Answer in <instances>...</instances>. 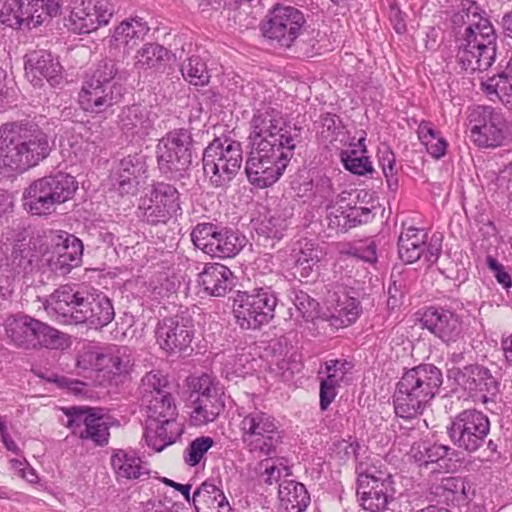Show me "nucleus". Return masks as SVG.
<instances>
[{"mask_svg": "<svg viewBox=\"0 0 512 512\" xmlns=\"http://www.w3.org/2000/svg\"><path fill=\"white\" fill-rule=\"evenodd\" d=\"M250 127L252 149L245 173L251 185L263 189L283 175L296 146L302 141V128L286 121L283 113L271 106L257 109Z\"/></svg>", "mask_w": 512, "mask_h": 512, "instance_id": "nucleus-1", "label": "nucleus"}, {"mask_svg": "<svg viewBox=\"0 0 512 512\" xmlns=\"http://www.w3.org/2000/svg\"><path fill=\"white\" fill-rule=\"evenodd\" d=\"M482 12L476 1L461 0L451 16L454 27L467 25L457 52L458 62L466 71H485L495 61L497 36Z\"/></svg>", "mask_w": 512, "mask_h": 512, "instance_id": "nucleus-2", "label": "nucleus"}, {"mask_svg": "<svg viewBox=\"0 0 512 512\" xmlns=\"http://www.w3.org/2000/svg\"><path fill=\"white\" fill-rule=\"evenodd\" d=\"M48 135L34 122L15 121L0 126V169L23 173L49 156Z\"/></svg>", "mask_w": 512, "mask_h": 512, "instance_id": "nucleus-3", "label": "nucleus"}, {"mask_svg": "<svg viewBox=\"0 0 512 512\" xmlns=\"http://www.w3.org/2000/svg\"><path fill=\"white\" fill-rule=\"evenodd\" d=\"M442 383V372L434 364L423 363L404 371L392 396L396 416L405 420L417 418L438 394Z\"/></svg>", "mask_w": 512, "mask_h": 512, "instance_id": "nucleus-4", "label": "nucleus"}, {"mask_svg": "<svg viewBox=\"0 0 512 512\" xmlns=\"http://www.w3.org/2000/svg\"><path fill=\"white\" fill-rule=\"evenodd\" d=\"M117 80H121L117 63L111 59L100 61L82 82L79 92L81 108L98 114L120 103L125 88Z\"/></svg>", "mask_w": 512, "mask_h": 512, "instance_id": "nucleus-5", "label": "nucleus"}, {"mask_svg": "<svg viewBox=\"0 0 512 512\" xmlns=\"http://www.w3.org/2000/svg\"><path fill=\"white\" fill-rule=\"evenodd\" d=\"M239 431L244 448L257 458L274 457L283 442L276 418L258 408L239 413Z\"/></svg>", "mask_w": 512, "mask_h": 512, "instance_id": "nucleus-6", "label": "nucleus"}, {"mask_svg": "<svg viewBox=\"0 0 512 512\" xmlns=\"http://www.w3.org/2000/svg\"><path fill=\"white\" fill-rule=\"evenodd\" d=\"M78 188L73 176L58 172L34 180L23 192L25 210L32 215L47 216L71 199Z\"/></svg>", "mask_w": 512, "mask_h": 512, "instance_id": "nucleus-7", "label": "nucleus"}, {"mask_svg": "<svg viewBox=\"0 0 512 512\" xmlns=\"http://www.w3.org/2000/svg\"><path fill=\"white\" fill-rule=\"evenodd\" d=\"M285 280L273 274L269 284L255 288L252 293L239 292L234 300L233 312L241 329L257 330L268 324L273 318L277 305L275 288Z\"/></svg>", "mask_w": 512, "mask_h": 512, "instance_id": "nucleus-8", "label": "nucleus"}, {"mask_svg": "<svg viewBox=\"0 0 512 512\" xmlns=\"http://www.w3.org/2000/svg\"><path fill=\"white\" fill-rule=\"evenodd\" d=\"M4 326L9 343L19 349H60L66 345L64 333L27 314L9 316Z\"/></svg>", "mask_w": 512, "mask_h": 512, "instance_id": "nucleus-9", "label": "nucleus"}, {"mask_svg": "<svg viewBox=\"0 0 512 512\" xmlns=\"http://www.w3.org/2000/svg\"><path fill=\"white\" fill-rule=\"evenodd\" d=\"M194 140L188 129L170 131L157 145V164L169 179L180 180L189 176L193 162Z\"/></svg>", "mask_w": 512, "mask_h": 512, "instance_id": "nucleus-10", "label": "nucleus"}, {"mask_svg": "<svg viewBox=\"0 0 512 512\" xmlns=\"http://www.w3.org/2000/svg\"><path fill=\"white\" fill-rule=\"evenodd\" d=\"M242 161V147L239 142L215 138L203 152V171L212 186L226 187L237 175Z\"/></svg>", "mask_w": 512, "mask_h": 512, "instance_id": "nucleus-11", "label": "nucleus"}, {"mask_svg": "<svg viewBox=\"0 0 512 512\" xmlns=\"http://www.w3.org/2000/svg\"><path fill=\"white\" fill-rule=\"evenodd\" d=\"M195 247L217 258H232L246 245V237L238 230L212 222L198 223L191 231Z\"/></svg>", "mask_w": 512, "mask_h": 512, "instance_id": "nucleus-12", "label": "nucleus"}, {"mask_svg": "<svg viewBox=\"0 0 512 512\" xmlns=\"http://www.w3.org/2000/svg\"><path fill=\"white\" fill-rule=\"evenodd\" d=\"M60 9L59 0H5L0 9V22L11 28L25 25L31 29L48 23Z\"/></svg>", "mask_w": 512, "mask_h": 512, "instance_id": "nucleus-13", "label": "nucleus"}, {"mask_svg": "<svg viewBox=\"0 0 512 512\" xmlns=\"http://www.w3.org/2000/svg\"><path fill=\"white\" fill-rule=\"evenodd\" d=\"M138 209L142 221L148 225L167 224L178 212L181 213L180 193L172 184L156 182L141 197Z\"/></svg>", "mask_w": 512, "mask_h": 512, "instance_id": "nucleus-14", "label": "nucleus"}, {"mask_svg": "<svg viewBox=\"0 0 512 512\" xmlns=\"http://www.w3.org/2000/svg\"><path fill=\"white\" fill-rule=\"evenodd\" d=\"M489 432L488 416L476 409L460 412L447 427V433L454 445L468 453H474L483 447Z\"/></svg>", "mask_w": 512, "mask_h": 512, "instance_id": "nucleus-15", "label": "nucleus"}, {"mask_svg": "<svg viewBox=\"0 0 512 512\" xmlns=\"http://www.w3.org/2000/svg\"><path fill=\"white\" fill-rule=\"evenodd\" d=\"M463 308L464 304L459 299H453L449 307L440 305L426 307L421 313V326L447 345L456 343L464 335L463 319L456 313Z\"/></svg>", "mask_w": 512, "mask_h": 512, "instance_id": "nucleus-16", "label": "nucleus"}, {"mask_svg": "<svg viewBox=\"0 0 512 512\" xmlns=\"http://www.w3.org/2000/svg\"><path fill=\"white\" fill-rule=\"evenodd\" d=\"M468 127L478 147H498L506 138L507 121L501 109L493 106L473 107L468 115Z\"/></svg>", "mask_w": 512, "mask_h": 512, "instance_id": "nucleus-17", "label": "nucleus"}, {"mask_svg": "<svg viewBox=\"0 0 512 512\" xmlns=\"http://www.w3.org/2000/svg\"><path fill=\"white\" fill-rule=\"evenodd\" d=\"M95 296L87 288L63 285L49 296L47 303L64 324H82L87 322Z\"/></svg>", "mask_w": 512, "mask_h": 512, "instance_id": "nucleus-18", "label": "nucleus"}, {"mask_svg": "<svg viewBox=\"0 0 512 512\" xmlns=\"http://www.w3.org/2000/svg\"><path fill=\"white\" fill-rule=\"evenodd\" d=\"M305 22L304 15L299 9L277 4L271 10L262 30L265 37L288 48L301 34Z\"/></svg>", "mask_w": 512, "mask_h": 512, "instance_id": "nucleus-19", "label": "nucleus"}, {"mask_svg": "<svg viewBox=\"0 0 512 512\" xmlns=\"http://www.w3.org/2000/svg\"><path fill=\"white\" fill-rule=\"evenodd\" d=\"M458 385L474 402L495 403L500 392V382L491 371L482 365H467L463 369L451 370Z\"/></svg>", "mask_w": 512, "mask_h": 512, "instance_id": "nucleus-20", "label": "nucleus"}, {"mask_svg": "<svg viewBox=\"0 0 512 512\" xmlns=\"http://www.w3.org/2000/svg\"><path fill=\"white\" fill-rule=\"evenodd\" d=\"M52 251L43 256L51 272L59 276L69 274L82 263L83 243L76 236L56 231L51 237Z\"/></svg>", "mask_w": 512, "mask_h": 512, "instance_id": "nucleus-21", "label": "nucleus"}, {"mask_svg": "<svg viewBox=\"0 0 512 512\" xmlns=\"http://www.w3.org/2000/svg\"><path fill=\"white\" fill-rule=\"evenodd\" d=\"M67 426L72 434L82 440H90L97 446H104L109 440V426L100 414V409L73 406L67 408Z\"/></svg>", "mask_w": 512, "mask_h": 512, "instance_id": "nucleus-22", "label": "nucleus"}, {"mask_svg": "<svg viewBox=\"0 0 512 512\" xmlns=\"http://www.w3.org/2000/svg\"><path fill=\"white\" fill-rule=\"evenodd\" d=\"M133 353L128 346H109L103 351H88L81 356L79 364L88 362L98 371H104L111 379L122 382L133 367Z\"/></svg>", "mask_w": 512, "mask_h": 512, "instance_id": "nucleus-23", "label": "nucleus"}, {"mask_svg": "<svg viewBox=\"0 0 512 512\" xmlns=\"http://www.w3.org/2000/svg\"><path fill=\"white\" fill-rule=\"evenodd\" d=\"M155 336L160 348L167 353L185 351L194 336L192 319L183 315L166 317L158 322Z\"/></svg>", "mask_w": 512, "mask_h": 512, "instance_id": "nucleus-24", "label": "nucleus"}, {"mask_svg": "<svg viewBox=\"0 0 512 512\" xmlns=\"http://www.w3.org/2000/svg\"><path fill=\"white\" fill-rule=\"evenodd\" d=\"M410 456L420 467L435 465L433 471L454 472L460 466L457 450L429 440L413 443Z\"/></svg>", "mask_w": 512, "mask_h": 512, "instance_id": "nucleus-25", "label": "nucleus"}, {"mask_svg": "<svg viewBox=\"0 0 512 512\" xmlns=\"http://www.w3.org/2000/svg\"><path fill=\"white\" fill-rule=\"evenodd\" d=\"M147 156L142 152L120 159L111 174L112 187L120 195H134L141 179L147 178Z\"/></svg>", "mask_w": 512, "mask_h": 512, "instance_id": "nucleus-26", "label": "nucleus"}, {"mask_svg": "<svg viewBox=\"0 0 512 512\" xmlns=\"http://www.w3.org/2000/svg\"><path fill=\"white\" fill-rule=\"evenodd\" d=\"M62 66L49 51L35 50L25 56V71L31 82L38 84L42 79L53 86L63 83Z\"/></svg>", "mask_w": 512, "mask_h": 512, "instance_id": "nucleus-27", "label": "nucleus"}, {"mask_svg": "<svg viewBox=\"0 0 512 512\" xmlns=\"http://www.w3.org/2000/svg\"><path fill=\"white\" fill-rule=\"evenodd\" d=\"M395 490L391 477H378L372 482L358 484L356 494L363 510L380 512L386 509L390 500L394 498Z\"/></svg>", "mask_w": 512, "mask_h": 512, "instance_id": "nucleus-28", "label": "nucleus"}, {"mask_svg": "<svg viewBox=\"0 0 512 512\" xmlns=\"http://www.w3.org/2000/svg\"><path fill=\"white\" fill-rule=\"evenodd\" d=\"M197 283L205 294L223 297L234 285L233 273L223 264L208 263L198 274Z\"/></svg>", "mask_w": 512, "mask_h": 512, "instance_id": "nucleus-29", "label": "nucleus"}, {"mask_svg": "<svg viewBox=\"0 0 512 512\" xmlns=\"http://www.w3.org/2000/svg\"><path fill=\"white\" fill-rule=\"evenodd\" d=\"M149 30L147 22L140 17L126 19L114 29L110 45L115 49L123 47L128 52L144 39Z\"/></svg>", "mask_w": 512, "mask_h": 512, "instance_id": "nucleus-30", "label": "nucleus"}, {"mask_svg": "<svg viewBox=\"0 0 512 512\" xmlns=\"http://www.w3.org/2000/svg\"><path fill=\"white\" fill-rule=\"evenodd\" d=\"M427 232L424 229L409 226L402 229L398 238L399 258L406 264L418 261L425 252Z\"/></svg>", "mask_w": 512, "mask_h": 512, "instance_id": "nucleus-31", "label": "nucleus"}, {"mask_svg": "<svg viewBox=\"0 0 512 512\" xmlns=\"http://www.w3.org/2000/svg\"><path fill=\"white\" fill-rule=\"evenodd\" d=\"M289 215L276 210H268L253 220V228L265 240H280L289 226Z\"/></svg>", "mask_w": 512, "mask_h": 512, "instance_id": "nucleus-32", "label": "nucleus"}, {"mask_svg": "<svg viewBox=\"0 0 512 512\" xmlns=\"http://www.w3.org/2000/svg\"><path fill=\"white\" fill-rule=\"evenodd\" d=\"M146 407L147 420L151 424L156 422L174 425V418L177 416L175 399L171 393L155 396L147 401H141Z\"/></svg>", "mask_w": 512, "mask_h": 512, "instance_id": "nucleus-33", "label": "nucleus"}, {"mask_svg": "<svg viewBox=\"0 0 512 512\" xmlns=\"http://www.w3.org/2000/svg\"><path fill=\"white\" fill-rule=\"evenodd\" d=\"M279 499L287 512H302L310 503V496L302 483L284 480L279 484Z\"/></svg>", "mask_w": 512, "mask_h": 512, "instance_id": "nucleus-34", "label": "nucleus"}, {"mask_svg": "<svg viewBox=\"0 0 512 512\" xmlns=\"http://www.w3.org/2000/svg\"><path fill=\"white\" fill-rule=\"evenodd\" d=\"M181 428L174 418V425L146 421L145 440L149 447L160 452L168 445L173 444L181 434Z\"/></svg>", "mask_w": 512, "mask_h": 512, "instance_id": "nucleus-35", "label": "nucleus"}, {"mask_svg": "<svg viewBox=\"0 0 512 512\" xmlns=\"http://www.w3.org/2000/svg\"><path fill=\"white\" fill-rule=\"evenodd\" d=\"M346 365H349L348 362L340 361V360H330L326 362L327 369V377L321 380L320 383V408L321 410H326L329 405L335 399L336 387L340 380L343 379V376L347 372Z\"/></svg>", "mask_w": 512, "mask_h": 512, "instance_id": "nucleus-36", "label": "nucleus"}, {"mask_svg": "<svg viewBox=\"0 0 512 512\" xmlns=\"http://www.w3.org/2000/svg\"><path fill=\"white\" fill-rule=\"evenodd\" d=\"M224 396L225 394L220 395L215 392L211 398L193 399L191 422L196 426H201L215 421L224 410Z\"/></svg>", "mask_w": 512, "mask_h": 512, "instance_id": "nucleus-37", "label": "nucleus"}, {"mask_svg": "<svg viewBox=\"0 0 512 512\" xmlns=\"http://www.w3.org/2000/svg\"><path fill=\"white\" fill-rule=\"evenodd\" d=\"M111 466L118 479H140L149 473L139 457L125 450H117L111 456Z\"/></svg>", "mask_w": 512, "mask_h": 512, "instance_id": "nucleus-38", "label": "nucleus"}, {"mask_svg": "<svg viewBox=\"0 0 512 512\" xmlns=\"http://www.w3.org/2000/svg\"><path fill=\"white\" fill-rule=\"evenodd\" d=\"M119 123L126 133L138 136L147 135L151 128L146 109L139 104L123 108L119 114Z\"/></svg>", "mask_w": 512, "mask_h": 512, "instance_id": "nucleus-39", "label": "nucleus"}, {"mask_svg": "<svg viewBox=\"0 0 512 512\" xmlns=\"http://www.w3.org/2000/svg\"><path fill=\"white\" fill-rule=\"evenodd\" d=\"M329 213V227L340 232H347L352 228L351 192L343 190L337 197Z\"/></svg>", "mask_w": 512, "mask_h": 512, "instance_id": "nucleus-40", "label": "nucleus"}, {"mask_svg": "<svg viewBox=\"0 0 512 512\" xmlns=\"http://www.w3.org/2000/svg\"><path fill=\"white\" fill-rule=\"evenodd\" d=\"M96 16L90 3L82 2L72 8L69 17L65 20V26L79 34H87L96 30Z\"/></svg>", "mask_w": 512, "mask_h": 512, "instance_id": "nucleus-41", "label": "nucleus"}, {"mask_svg": "<svg viewBox=\"0 0 512 512\" xmlns=\"http://www.w3.org/2000/svg\"><path fill=\"white\" fill-rule=\"evenodd\" d=\"M291 260L295 268L299 270L301 277H308L312 267L319 261L315 245L308 240L296 242L291 252Z\"/></svg>", "mask_w": 512, "mask_h": 512, "instance_id": "nucleus-42", "label": "nucleus"}, {"mask_svg": "<svg viewBox=\"0 0 512 512\" xmlns=\"http://www.w3.org/2000/svg\"><path fill=\"white\" fill-rule=\"evenodd\" d=\"M168 58L169 51L165 47L157 43H148L137 52L135 66L144 70H160Z\"/></svg>", "mask_w": 512, "mask_h": 512, "instance_id": "nucleus-43", "label": "nucleus"}, {"mask_svg": "<svg viewBox=\"0 0 512 512\" xmlns=\"http://www.w3.org/2000/svg\"><path fill=\"white\" fill-rule=\"evenodd\" d=\"M199 503L210 505H217V507H223L228 505V501L223 491L214 483V481H204L193 493L191 497V503L196 510H199Z\"/></svg>", "mask_w": 512, "mask_h": 512, "instance_id": "nucleus-44", "label": "nucleus"}, {"mask_svg": "<svg viewBox=\"0 0 512 512\" xmlns=\"http://www.w3.org/2000/svg\"><path fill=\"white\" fill-rule=\"evenodd\" d=\"M87 324L98 329L108 325L115 316L111 301L104 295L96 294L90 307Z\"/></svg>", "mask_w": 512, "mask_h": 512, "instance_id": "nucleus-45", "label": "nucleus"}, {"mask_svg": "<svg viewBox=\"0 0 512 512\" xmlns=\"http://www.w3.org/2000/svg\"><path fill=\"white\" fill-rule=\"evenodd\" d=\"M168 393H171L169 390V382L161 371L153 370L142 377L139 386L141 401H147L149 398L151 399L152 397Z\"/></svg>", "mask_w": 512, "mask_h": 512, "instance_id": "nucleus-46", "label": "nucleus"}, {"mask_svg": "<svg viewBox=\"0 0 512 512\" xmlns=\"http://www.w3.org/2000/svg\"><path fill=\"white\" fill-rule=\"evenodd\" d=\"M419 140L426 146L427 152L435 159L446 154L447 141L434 130L429 122H421L418 128Z\"/></svg>", "mask_w": 512, "mask_h": 512, "instance_id": "nucleus-47", "label": "nucleus"}, {"mask_svg": "<svg viewBox=\"0 0 512 512\" xmlns=\"http://www.w3.org/2000/svg\"><path fill=\"white\" fill-rule=\"evenodd\" d=\"M183 78L194 86H204L210 81L206 63L196 55L189 57L181 65Z\"/></svg>", "mask_w": 512, "mask_h": 512, "instance_id": "nucleus-48", "label": "nucleus"}, {"mask_svg": "<svg viewBox=\"0 0 512 512\" xmlns=\"http://www.w3.org/2000/svg\"><path fill=\"white\" fill-rule=\"evenodd\" d=\"M289 298L305 321H313L319 317V303L306 292L292 288Z\"/></svg>", "mask_w": 512, "mask_h": 512, "instance_id": "nucleus-49", "label": "nucleus"}, {"mask_svg": "<svg viewBox=\"0 0 512 512\" xmlns=\"http://www.w3.org/2000/svg\"><path fill=\"white\" fill-rule=\"evenodd\" d=\"M36 253L27 245H16L11 255V267L17 274H29L34 270Z\"/></svg>", "mask_w": 512, "mask_h": 512, "instance_id": "nucleus-50", "label": "nucleus"}, {"mask_svg": "<svg viewBox=\"0 0 512 512\" xmlns=\"http://www.w3.org/2000/svg\"><path fill=\"white\" fill-rule=\"evenodd\" d=\"M357 448H359V444L354 441V458L357 461V465L355 467V472L357 474V485L362 484L363 482H372L374 480H378V477H391L385 471L381 470L374 459L370 457H366L364 460L358 461Z\"/></svg>", "mask_w": 512, "mask_h": 512, "instance_id": "nucleus-51", "label": "nucleus"}, {"mask_svg": "<svg viewBox=\"0 0 512 512\" xmlns=\"http://www.w3.org/2000/svg\"><path fill=\"white\" fill-rule=\"evenodd\" d=\"M361 262L371 267L377 263V245L372 238L354 240V268Z\"/></svg>", "mask_w": 512, "mask_h": 512, "instance_id": "nucleus-52", "label": "nucleus"}, {"mask_svg": "<svg viewBox=\"0 0 512 512\" xmlns=\"http://www.w3.org/2000/svg\"><path fill=\"white\" fill-rule=\"evenodd\" d=\"M213 444L214 440L208 436H201L193 440L185 451V463L189 466L198 465Z\"/></svg>", "mask_w": 512, "mask_h": 512, "instance_id": "nucleus-53", "label": "nucleus"}, {"mask_svg": "<svg viewBox=\"0 0 512 512\" xmlns=\"http://www.w3.org/2000/svg\"><path fill=\"white\" fill-rule=\"evenodd\" d=\"M215 392L224 395L223 387L220 385L219 381L210 375L203 374L198 377L193 384L191 397L196 395L194 399L211 398L212 395H215Z\"/></svg>", "mask_w": 512, "mask_h": 512, "instance_id": "nucleus-54", "label": "nucleus"}, {"mask_svg": "<svg viewBox=\"0 0 512 512\" xmlns=\"http://www.w3.org/2000/svg\"><path fill=\"white\" fill-rule=\"evenodd\" d=\"M481 86L487 95L495 94L506 108L512 110V82L499 83L494 79H487Z\"/></svg>", "mask_w": 512, "mask_h": 512, "instance_id": "nucleus-55", "label": "nucleus"}, {"mask_svg": "<svg viewBox=\"0 0 512 512\" xmlns=\"http://www.w3.org/2000/svg\"><path fill=\"white\" fill-rule=\"evenodd\" d=\"M331 144L338 152V157L344 168L352 173V139L349 135L339 132Z\"/></svg>", "mask_w": 512, "mask_h": 512, "instance_id": "nucleus-56", "label": "nucleus"}, {"mask_svg": "<svg viewBox=\"0 0 512 512\" xmlns=\"http://www.w3.org/2000/svg\"><path fill=\"white\" fill-rule=\"evenodd\" d=\"M442 240L443 237L439 233H434L430 238L427 237L425 252L422 256L431 265L438 261L442 253Z\"/></svg>", "mask_w": 512, "mask_h": 512, "instance_id": "nucleus-57", "label": "nucleus"}, {"mask_svg": "<svg viewBox=\"0 0 512 512\" xmlns=\"http://www.w3.org/2000/svg\"><path fill=\"white\" fill-rule=\"evenodd\" d=\"M486 264L493 272V276L503 288L508 289L512 286V280L505 267L493 256H487Z\"/></svg>", "mask_w": 512, "mask_h": 512, "instance_id": "nucleus-58", "label": "nucleus"}, {"mask_svg": "<svg viewBox=\"0 0 512 512\" xmlns=\"http://www.w3.org/2000/svg\"><path fill=\"white\" fill-rule=\"evenodd\" d=\"M441 488L453 496V500H459L465 495L466 485L461 477L448 476L442 479Z\"/></svg>", "mask_w": 512, "mask_h": 512, "instance_id": "nucleus-59", "label": "nucleus"}, {"mask_svg": "<svg viewBox=\"0 0 512 512\" xmlns=\"http://www.w3.org/2000/svg\"><path fill=\"white\" fill-rule=\"evenodd\" d=\"M267 459L262 460L259 463V467L262 472V476L264 477V482L266 484L272 485L273 483H276L280 480L281 477V469L274 464V462H271V458L266 457Z\"/></svg>", "mask_w": 512, "mask_h": 512, "instance_id": "nucleus-60", "label": "nucleus"}, {"mask_svg": "<svg viewBox=\"0 0 512 512\" xmlns=\"http://www.w3.org/2000/svg\"><path fill=\"white\" fill-rule=\"evenodd\" d=\"M370 157L367 155L357 156V151L354 150V175L373 177L375 173Z\"/></svg>", "mask_w": 512, "mask_h": 512, "instance_id": "nucleus-61", "label": "nucleus"}, {"mask_svg": "<svg viewBox=\"0 0 512 512\" xmlns=\"http://www.w3.org/2000/svg\"><path fill=\"white\" fill-rule=\"evenodd\" d=\"M379 164L384 175H392L398 173L396 157L390 147H386L383 150H380Z\"/></svg>", "mask_w": 512, "mask_h": 512, "instance_id": "nucleus-62", "label": "nucleus"}, {"mask_svg": "<svg viewBox=\"0 0 512 512\" xmlns=\"http://www.w3.org/2000/svg\"><path fill=\"white\" fill-rule=\"evenodd\" d=\"M488 79L496 82H512V53L503 58L497 66V73Z\"/></svg>", "mask_w": 512, "mask_h": 512, "instance_id": "nucleus-63", "label": "nucleus"}, {"mask_svg": "<svg viewBox=\"0 0 512 512\" xmlns=\"http://www.w3.org/2000/svg\"><path fill=\"white\" fill-rule=\"evenodd\" d=\"M94 16H96L97 20L95 23L96 29L101 25H107L113 15V7L108 3H97L92 6Z\"/></svg>", "mask_w": 512, "mask_h": 512, "instance_id": "nucleus-64", "label": "nucleus"}]
</instances>
